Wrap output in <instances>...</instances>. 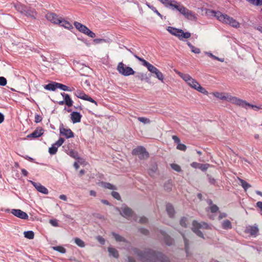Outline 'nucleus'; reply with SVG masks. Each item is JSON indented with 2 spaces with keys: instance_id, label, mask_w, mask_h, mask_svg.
<instances>
[{
  "instance_id": "f257e3e1",
  "label": "nucleus",
  "mask_w": 262,
  "mask_h": 262,
  "mask_svg": "<svg viewBox=\"0 0 262 262\" xmlns=\"http://www.w3.org/2000/svg\"><path fill=\"white\" fill-rule=\"evenodd\" d=\"M132 250L144 262H170L169 258L164 254L151 249L141 251L137 248H132Z\"/></svg>"
},
{
  "instance_id": "f03ea898",
  "label": "nucleus",
  "mask_w": 262,
  "mask_h": 262,
  "mask_svg": "<svg viewBox=\"0 0 262 262\" xmlns=\"http://www.w3.org/2000/svg\"><path fill=\"white\" fill-rule=\"evenodd\" d=\"M214 16L220 21L229 24L231 26L237 28L239 27V24L233 18L227 14H224L220 11H213Z\"/></svg>"
},
{
  "instance_id": "7ed1b4c3",
  "label": "nucleus",
  "mask_w": 262,
  "mask_h": 262,
  "mask_svg": "<svg viewBox=\"0 0 262 262\" xmlns=\"http://www.w3.org/2000/svg\"><path fill=\"white\" fill-rule=\"evenodd\" d=\"M213 95L216 98L221 99V100H227L229 102H230L232 104H234L235 105H240L241 104V101L240 100V99L232 96L231 95H229L228 94H224L220 92H214L213 93Z\"/></svg>"
},
{
  "instance_id": "20e7f679",
  "label": "nucleus",
  "mask_w": 262,
  "mask_h": 262,
  "mask_svg": "<svg viewBox=\"0 0 262 262\" xmlns=\"http://www.w3.org/2000/svg\"><path fill=\"white\" fill-rule=\"evenodd\" d=\"M192 231L199 237L204 238L203 233L200 230V229H208L209 226L208 224L202 222L199 223L196 221H193L192 223Z\"/></svg>"
},
{
  "instance_id": "39448f33",
  "label": "nucleus",
  "mask_w": 262,
  "mask_h": 262,
  "mask_svg": "<svg viewBox=\"0 0 262 262\" xmlns=\"http://www.w3.org/2000/svg\"><path fill=\"white\" fill-rule=\"evenodd\" d=\"M117 70L120 74L124 76H128L135 73V71L131 67L126 66L122 62L118 64Z\"/></svg>"
},
{
  "instance_id": "423d86ee",
  "label": "nucleus",
  "mask_w": 262,
  "mask_h": 262,
  "mask_svg": "<svg viewBox=\"0 0 262 262\" xmlns=\"http://www.w3.org/2000/svg\"><path fill=\"white\" fill-rule=\"evenodd\" d=\"M187 84L192 88L197 90L198 92L204 94L208 95V92L206 90L205 88L202 87L199 83L196 81V80L192 78L190 80Z\"/></svg>"
},
{
  "instance_id": "0eeeda50",
  "label": "nucleus",
  "mask_w": 262,
  "mask_h": 262,
  "mask_svg": "<svg viewBox=\"0 0 262 262\" xmlns=\"http://www.w3.org/2000/svg\"><path fill=\"white\" fill-rule=\"evenodd\" d=\"M133 155H138L140 159H145L148 157L149 155L146 149L142 146L135 148L132 152Z\"/></svg>"
},
{
  "instance_id": "6e6552de",
  "label": "nucleus",
  "mask_w": 262,
  "mask_h": 262,
  "mask_svg": "<svg viewBox=\"0 0 262 262\" xmlns=\"http://www.w3.org/2000/svg\"><path fill=\"white\" fill-rule=\"evenodd\" d=\"M64 142L63 138H60L55 143H54L51 147L49 148V152L52 155H55L57 151L58 148Z\"/></svg>"
},
{
  "instance_id": "1a4fd4ad",
  "label": "nucleus",
  "mask_w": 262,
  "mask_h": 262,
  "mask_svg": "<svg viewBox=\"0 0 262 262\" xmlns=\"http://www.w3.org/2000/svg\"><path fill=\"white\" fill-rule=\"evenodd\" d=\"M59 132L61 135L65 136L67 139L73 138L74 136L73 132L70 128H64L63 124H61L59 126Z\"/></svg>"
},
{
  "instance_id": "9d476101",
  "label": "nucleus",
  "mask_w": 262,
  "mask_h": 262,
  "mask_svg": "<svg viewBox=\"0 0 262 262\" xmlns=\"http://www.w3.org/2000/svg\"><path fill=\"white\" fill-rule=\"evenodd\" d=\"M121 210L122 211H120V213L122 216L128 219L133 216V211L131 208H129L127 206H123L121 208Z\"/></svg>"
},
{
  "instance_id": "9b49d317",
  "label": "nucleus",
  "mask_w": 262,
  "mask_h": 262,
  "mask_svg": "<svg viewBox=\"0 0 262 262\" xmlns=\"http://www.w3.org/2000/svg\"><path fill=\"white\" fill-rule=\"evenodd\" d=\"M32 184L34 186V187L36 189V190L39 192L44 194H47L49 193V191L48 189L45 187L44 186L42 185L39 183H36L33 181H31Z\"/></svg>"
},
{
  "instance_id": "f8f14e48",
  "label": "nucleus",
  "mask_w": 262,
  "mask_h": 262,
  "mask_svg": "<svg viewBox=\"0 0 262 262\" xmlns=\"http://www.w3.org/2000/svg\"><path fill=\"white\" fill-rule=\"evenodd\" d=\"M44 133V129L41 127H38L30 135L27 136L29 138H36L41 136Z\"/></svg>"
},
{
  "instance_id": "ddd939ff",
  "label": "nucleus",
  "mask_w": 262,
  "mask_h": 262,
  "mask_svg": "<svg viewBox=\"0 0 262 262\" xmlns=\"http://www.w3.org/2000/svg\"><path fill=\"white\" fill-rule=\"evenodd\" d=\"M47 19L53 23L59 24L61 23V18H59L57 14L53 13L46 14Z\"/></svg>"
},
{
  "instance_id": "4468645a",
  "label": "nucleus",
  "mask_w": 262,
  "mask_h": 262,
  "mask_svg": "<svg viewBox=\"0 0 262 262\" xmlns=\"http://www.w3.org/2000/svg\"><path fill=\"white\" fill-rule=\"evenodd\" d=\"M11 213L15 216L21 219H28V215L20 209H12Z\"/></svg>"
},
{
  "instance_id": "2eb2a0df",
  "label": "nucleus",
  "mask_w": 262,
  "mask_h": 262,
  "mask_svg": "<svg viewBox=\"0 0 262 262\" xmlns=\"http://www.w3.org/2000/svg\"><path fill=\"white\" fill-rule=\"evenodd\" d=\"M82 115L78 112H73L71 114V119L73 123H79L81 121Z\"/></svg>"
},
{
  "instance_id": "dca6fc26",
  "label": "nucleus",
  "mask_w": 262,
  "mask_h": 262,
  "mask_svg": "<svg viewBox=\"0 0 262 262\" xmlns=\"http://www.w3.org/2000/svg\"><path fill=\"white\" fill-rule=\"evenodd\" d=\"M240 100L241 101H242V102L241 103V104L237 105V106H241L242 107L245 108H247V107L249 106V107H251V108H252L253 109H254L256 111H257L260 109V106H258L255 105L251 104L247 102L246 101L244 100L241 99H240Z\"/></svg>"
},
{
  "instance_id": "f3484780",
  "label": "nucleus",
  "mask_w": 262,
  "mask_h": 262,
  "mask_svg": "<svg viewBox=\"0 0 262 262\" xmlns=\"http://www.w3.org/2000/svg\"><path fill=\"white\" fill-rule=\"evenodd\" d=\"M181 235L183 237L184 242V249L186 254V256L189 257L191 255V254L189 252V243L188 239H187L184 233H181Z\"/></svg>"
},
{
  "instance_id": "a211bd4d",
  "label": "nucleus",
  "mask_w": 262,
  "mask_h": 262,
  "mask_svg": "<svg viewBox=\"0 0 262 262\" xmlns=\"http://www.w3.org/2000/svg\"><path fill=\"white\" fill-rule=\"evenodd\" d=\"M74 25L75 28L80 32L85 34L86 31H88V28L86 27L85 25L81 24V23L75 21L74 23Z\"/></svg>"
},
{
  "instance_id": "6ab92c4d",
  "label": "nucleus",
  "mask_w": 262,
  "mask_h": 262,
  "mask_svg": "<svg viewBox=\"0 0 262 262\" xmlns=\"http://www.w3.org/2000/svg\"><path fill=\"white\" fill-rule=\"evenodd\" d=\"M161 233L166 245L170 246L173 244V240L170 236L167 235L164 231H161Z\"/></svg>"
},
{
  "instance_id": "aec40b11",
  "label": "nucleus",
  "mask_w": 262,
  "mask_h": 262,
  "mask_svg": "<svg viewBox=\"0 0 262 262\" xmlns=\"http://www.w3.org/2000/svg\"><path fill=\"white\" fill-rule=\"evenodd\" d=\"M191 36V33L188 32H184V31L181 29V31L179 33V36H178V38L180 40H184V39H188L190 38Z\"/></svg>"
},
{
  "instance_id": "412c9836",
  "label": "nucleus",
  "mask_w": 262,
  "mask_h": 262,
  "mask_svg": "<svg viewBox=\"0 0 262 262\" xmlns=\"http://www.w3.org/2000/svg\"><path fill=\"white\" fill-rule=\"evenodd\" d=\"M62 96L64 97V101L65 104L69 107L73 105V101L70 98L69 95L65 94L64 93L61 94Z\"/></svg>"
},
{
  "instance_id": "4be33fe9",
  "label": "nucleus",
  "mask_w": 262,
  "mask_h": 262,
  "mask_svg": "<svg viewBox=\"0 0 262 262\" xmlns=\"http://www.w3.org/2000/svg\"><path fill=\"white\" fill-rule=\"evenodd\" d=\"M181 5L177 1L170 0V2L168 3V7H170L172 10L176 9L179 11Z\"/></svg>"
},
{
  "instance_id": "5701e85b",
  "label": "nucleus",
  "mask_w": 262,
  "mask_h": 262,
  "mask_svg": "<svg viewBox=\"0 0 262 262\" xmlns=\"http://www.w3.org/2000/svg\"><path fill=\"white\" fill-rule=\"evenodd\" d=\"M167 30L170 34L177 37L179 36V33L181 31L180 29H177L172 27H168Z\"/></svg>"
},
{
  "instance_id": "b1692460",
  "label": "nucleus",
  "mask_w": 262,
  "mask_h": 262,
  "mask_svg": "<svg viewBox=\"0 0 262 262\" xmlns=\"http://www.w3.org/2000/svg\"><path fill=\"white\" fill-rule=\"evenodd\" d=\"M166 209L169 216L170 217H173L174 216L175 211L172 205L170 204H167Z\"/></svg>"
},
{
  "instance_id": "393cba45",
  "label": "nucleus",
  "mask_w": 262,
  "mask_h": 262,
  "mask_svg": "<svg viewBox=\"0 0 262 262\" xmlns=\"http://www.w3.org/2000/svg\"><path fill=\"white\" fill-rule=\"evenodd\" d=\"M248 232L252 236H255L258 232V229L256 226H250L248 229H247Z\"/></svg>"
},
{
  "instance_id": "a878e982",
  "label": "nucleus",
  "mask_w": 262,
  "mask_h": 262,
  "mask_svg": "<svg viewBox=\"0 0 262 262\" xmlns=\"http://www.w3.org/2000/svg\"><path fill=\"white\" fill-rule=\"evenodd\" d=\"M135 77L141 81L145 80L147 82L149 81V78L147 77V75L143 73H138Z\"/></svg>"
},
{
  "instance_id": "bb28decb",
  "label": "nucleus",
  "mask_w": 262,
  "mask_h": 262,
  "mask_svg": "<svg viewBox=\"0 0 262 262\" xmlns=\"http://www.w3.org/2000/svg\"><path fill=\"white\" fill-rule=\"evenodd\" d=\"M108 251L110 254L113 256L114 257L116 258L119 257V255L118 251L115 248L113 247H108Z\"/></svg>"
},
{
  "instance_id": "cd10ccee",
  "label": "nucleus",
  "mask_w": 262,
  "mask_h": 262,
  "mask_svg": "<svg viewBox=\"0 0 262 262\" xmlns=\"http://www.w3.org/2000/svg\"><path fill=\"white\" fill-rule=\"evenodd\" d=\"M57 82H53L49 83L45 85V89L49 91H55L56 89H57Z\"/></svg>"
},
{
  "instance_id": "c85d7f7f",
  "label": "nucleus",
  "mask_w": 262,
  "mask_h": 262,
  "mask_svg": "<svg viewBox=\"0 0 262 262\" xmlns=\"http://www.w3.org/2000/svg\"><path fill=\"white\" fill-rule=\"evenodd\" d=\"M222 227L224 229L228 230L231 229L232 226L231 222L228 220H224L222 224Z\"/></svg>"
},
{
  "instance_id": "c756f323",
  "label": "nucleus",
  "mask_w": 262,
  "mask_h": 262,
  "mask_svg": "<svg viewBox=\"0 0 262 262\" xmlns=\"http://www.w3.org/2000/svg\"><path fill=\"white\" fill-rule=\"evenodd\" d=\"M112 234L117 242H122L124 243H127L126 239L123 236L120 235L119 234L116 233L115 232H112Z\"/></svg>"
},
{
  "instance_id": "7c9ffc66",
  "label": "nucleus",
  "mask_w": 262,
  "mask_h": 262,
  "mask_svg": "<svg viewBox=\"0 0 262 262\" xmlns=\"http://www.w3.org/2000/svg\"><path fill=\"white\" fill-rule=\"evenodd\" d=\"M177 73L187 83L192 79V77L189 74H183L180 72Z\"/></svg>"
},
{
  "instance_id": "2f4dec72",
  "label": "nucleus",
  "mask_w": 262,
  "mask_h": 262,
  "mask_svg": "<svg viewBox=\"0 0 262 262\" xmlns=\"http://www.w3.org/2000/svg\"><path fill=\"white\" fill-rule=\"evenodd\" d=\"M57 85V89H59L64 91L71 92L74 90L73 88L71 89L69 87H68V86L64 85L63 84H61V83H58Z\"/></svg>"
},
{
  "instance_id": "473e14b6",
  "label": "nucleus",
  "mask_w": 262,
  "mask_h": 262,
  "mask_svg": "<svg viewBox=\"0 0 262 262\" xmlns=\"http://www.w3.org/2000/svg\"><path fill=\"white\" fill-rule=\"evenodd\" d=\"M187 45L190 48L192 52L195 54H199L201 52L199 48L195 47L189 41H187Z\"/></svg>"
},
{
  "instance_id": "72a5a7b5",
  "label": "nucleus",
  "mask_w": 262,
  "mask_h": 262,
  "mask_svg": "<svg viewBox=\"0 0 262 262\" xmlns=\"http://www.w3.org/2000/svg\"><path fill=\"white\" fill-rule=\"evenodd\" d=\"M101 186L103 187H104L105 188L108 189H111V190L116 189V187L115 186H114L112 184H111L110 183H107V182H101Z\"/></svg>"
},
{
  "instance_id": "f704fd0d",
  "label": "nucleus",
  "mask_w": 262,
  "mask_h": 262,
  "mask_svg": "<svg viewBox=\"0 0 262 262\" xmlns=\"http://www.w3.org/2000/svg\"><path fill=\"white\" fill-rule=\"evenodd\" d=\"M24 234L26 238L29 239H32L34 237V233L32 231H25Z\"/></svg>"
},
{
  "instance_id": "c9c22d12",
  "label": "nucleus",
  "mask_w": 262,
  "mask_h": 262,
  "mask_svg": "<svg viewBox=\"0 0 262 262\" xmlns=\"http://www.w3.org/2000/svg\"><path fill=\"white\" fill-rule=\"evenodd\" d=\"M241 186L246 191L248 188L251 187V185L243 179H239Z\"/></svg>"
},
{
  "instance_id": "e433bc0d",
  "label": "nucleus",
  "mask_w": 262,
  "mask_h": 262,
  "mask_svg": "<svg viewBox=\"0 0 262 262\" xmlns=\"http://www.w3.org/2000/svg\"><path fill=\"white\" fill-rule=\"evenodd\" d=\"M134 57L137 58L139 61H141L142 62V64L146 67L147 69L148 67L150 66V63L148 62H147L146 60L144 59L143 58H142L139 56H138L137 55H134Z\"/></svg>"
},
{
  "instance_id": "4c0bfd02",
  "label": "nucleus",
  "mask_w": 262,
  "mask_h": 262,
  "mask_svg": "<svg viewBox=\"0 0 262 262\" xmlns=\"http://www.w3.org/2000/svg\"><path fill=\"white\" fill-rule=\"evenodd\" d=\"M154 74L156 76V77L159 80L163 82L164 80V76L163 74L159 70H158Z\"/></svg>"
},
{
  "instance_id": "58836bf2",
  "label": "nucleus",
  "mask_w": 262,
  "mask_h": 262,
  "mask_svg": "<svg viewBox=\"0 0 262 262\" xmlns=\"http://www.w3.org/2000/svg\"><path fill=\"white\" fill-rule=\"evenodd\" d=\"M74 241L75 243L80 247L83 248L85 246L84 242L78 237L75 238Z\"/></svg>"
},
{
  "instance_id": "ea45409f",
  "label": "nucleus",
  "mask_w": 262,
  "mask_h": 262,
  "mask_svg": "<svg viewBox=\"0 0 262 262\" xmlns=\"http://www.w3.org/2000/svg\"><path fill=\"white\" fill-rule=\"evenodd\" d=\"M248 1L249 3H250L252 5H255V6H261L262 5V0H246Z\"/></svg>"
},
{
  "instance_id": "a19ab883",
  "label": "nucleus",
  "mask_w": 262,
  "mask_h": 262,
  "mask_svg": "<svg viewBox=\"0 0 262 262\" xmlns=\"http://www.w3.org/2000/svg\"><path fill=\"white\" fill-rule=\"evenodd\" d=\"M69 155L72 158L75 159H79V157L78 156V152L74 150H71L69 151Z\"/></svg>"
},
{
  "instance_id": "79ce46f5",
  "label": "nucleus",
  "mask_w": 262,
  "mask_h": 262,
  "mask_svg": "<svg viewBox=\"0 0 262 262\" xmlns=\"http://www.w3.org/2000/svg\"><path fill=\"white\" fill-rule=\"evenodd\" d=\"M53 249L61 253H65L66 252V250L64 248H63L62 246H55L53 247Z\"/></svg>"
},
{
  "instance_id": "37998d69",
  "label": "nucleus",
  "mask_w": 262,
  "mask_h": 262,
  "mask_svg": "<svg viewBox=\"0 0 262 262\" xmlns=\"http://www.w3.org/2000/svg\"><path fill=\"white\" fill-rule=\"evenodd\" d=\"M172 186V183L170 181H168V182H166L164 185L165 190H167V191H169L171 190Z\"/></svg>"
},
{
  "instance_id": "c03bdc74",
  "label": "nucleus",
  "mask_w": 262,
  "mask_h": 262,
  "mask_svg": "<svg viewBox=\"0 0 262 262\" xmlns=\"http://www.w3.org/2000/svg\"><path fill=\"white\" fill-rule=\"evenodd\" d=\"M138 120L143 123V124H150L151 122V121L147 118L145 117H138Z\"/></svg>"
},
{
  "instance_id": "a18cd8bd",
  "label": "nucleus",
  "mask_w": 262,
  "mask_h": 262,
  "mask_svg": "<svg viewBox=\"0 0 262 262\" xmlns=\"http://www.w3.org/2000/svg\"><path fill=\"white\" fill-rule=\"evenodd\" d=\"M170 167L172 169L174 170L177 171V172H180L181 171V168L180 165H179L177 164L172 163L170 164Z\"/></svg>"
},
{
  "instance_id": "49530a36",
  "label": "nucleus",
  "mask_w": 262,
  "mask_h": 262,
  "mask_svg": "<svg viewBox=\"0 0 262 262\" xmlns=\"http://www.w3.org/2000/svg\"><path fill=\"white\" fill-rule=\"evenodd\" d=\"M210 210L212 213H215L218 211L219 208V207L215 204H212L210 206Z\"/></svg>"
},
{
  "instance_id": "de8ad7c7",
  "label": "nucleus",
  "mask_w": 262,
  "mask_h": 262,
  "mask_svg": "<svg viewBox=\"0 0 262 262\" xmlns=\"http://www.w3.org/2000/svg\"><path fill=\"white\" fill-rule=\"evenodd\" d=\"M59 24L61 26H63L67 28L71 26V25L69 22L62 19H61V23H59Z\"/></svg>"
},
{
  "instance_id": "09e8293b",
  "label": "nucleus",
  "mask_w": 262,
  "mask_h": 262,
  "mask_svg": "<svg viewBox=\"0 0 262 262\" xmlns=\"http://www.w3.org/2000/svg\"><path fill=\"white\" fill-rule=\"evenodd\" d=\"M148 70L151 73L154 74L158 69L151 64L147 68Z\"/></svg>"
},
{
  "instance_id": "8fccbe9b",
  "label": "nucleus",
  "mask_w": 262,
  "mask_h": 262,
  "mask_svg": "<svg viewBox=\"0 0 262 262\" xmlns=\"http://www.w3.org/2000/svg\"><path fill=\"white\" fill-rule=\"evenodd\" d=\"M177 148L182 151H185L186 150L187 147L184 144L180 143L178 144Z\"/></svg>"
},
{
  "instance_id": "3c124183",
  "label": "nucleus",
  "mask_w": 262,
  "mask_h": 262,
  "mask_svg": "<svg viewBox=\"0 0 262 262\" xmlns=\"http://www.w3.org/2000/svg\"><path fill=\"white\" fill-rule=\"evenodd\" d=\"M111 194L116 200H121V196L118 192L114 191H112L111 193Z\"/></svg>"
},
{
  "instance_id": "603ef678",
  "label": "nucleus",
  "mask_w": 262,
  "mask_h": 262,
  "mask_svg": "<svg viewBox=\"0 0 262 262\" xmlns=\"http://www.w3.org/2000/svg\"><path fill=\"white\" fill-rule=\"evenodd\" d=\"M186 221H187V219L185 217H183L181 218V219L180 220V224L182 227H187Z\"/></svg>"
},
{
  "instance_id": "864d4df0",
  "label": "nucleus",
  "mask_w": 262,
  "mask_h": 262,
  "mask_svg": "<svg viewBox=\"0 0 262 262\" xmlns=\"http://www.w3.org/2000/svg\"><path fill=\"white\" fill-rule=\"evenodd\" d=\"M85 34L87 35L89 37L91 38H94L96 36L95 34L92 31H91L89 29H88V31L86 32Z\"/></svg>"
},
{
  "instance_id": "5fc2aeb1",
  "label": "nucleus",
  "mask_w": 262,
  "mask_h": 262,
  "mask_svg": "<svg viewBox=\"0 0 262 262\" xmlns=\"http://www.w3.org/2000/svg\"><path fill=\"white\" fill-rule=\"evenodd\" d=\"M42 120V117L38 115V114H36L35 115V122L37 123H39V122H40Z\"/></svg>"
},
{
  "instance_id": "6e6d98bb",
  "label": "nucleus",
  "mask_w": 262,
  "mask_h": 262,
  "mask_svg": "<svg viewBox=\"0 0 262 262\" xmlns=\"http://www.w3.org/2000/svg\"><path fill=\"white\" fill-rule=\"evenodd\" d=\"M7 84V80L4 77H0V85L5 86Z\"/></svg>"
},
{
  "instance_id": "4d7b16f0",
  "label": "nucleus",
  "mask_w": 262,
  "mask_h": 262,
  "mask_svg": "<svg viewBox=\"0 0 262 262\" xmlns=\"http://www.w3.org/2000/svg\"><path fill=\"white\" fill-rule=\"evenodd\" d=\"M185 17L188 19H192V18L194 17V16L193 12L191 11H189L188 12H187Z\"/></svg>"
},
{
  "instance_id": "13d9d810",
  "label": "nucleus",
  "mask_w": 262,
  "mask_h": 262,
  "mask_svg": "<svg viewBox=\"0 0 262 262\" xmlns=\"http://www.w3.org/2000/svg\"><path fill=\"white\" fill-rule=\"evenodd\" d=\"M157 170V167L153 166L151 168H150L148 171V173L150 176H152Z\"/></svg>"
},
{
  "instance_id": "bf43d9fd",
  "label": "nucleus",
  "mask_w": 262,
  "mask_h": 262,
  "mask_svg": "<svg viewBox=\"0 0 262 262\" xmlns=\"http://www.w3.org/2000/svg\"><path fill=\"white\" fill-rule=\"evenodd\" d=\"M208 164H201L199 166V168L201 169L202 171H206L208 167Z\"/></svg>"
},
{
  "instance_id": "052dcab7",
  "label": "nucleus",
  "mask_w": 262,
  "mask_h": 262,
  "mask_svg": "<svg viewBox=\"0 0 262 262\" xmlns=\"http://www.w3.org/2000/svg\"><path fill=\"white\" fill-rule=\"evenodd\" d=\"M97 239L98 241L102 245H104L105 243V241L103 237L100 236H98L97 237Z\"/></svg>"
},
{
  "instance_id": "680f3d73",
  "label": "nucleus",
  "mask_w": 262,
  "mask_h": 262,
  "mask_svg": "<svg viewBox=\"0 0 262 262\" xmlns=\"http://www.w3.org/2000/svg\"><path fill=\"white\" fill-rule=\"evenodd\" d=\"M187 9H187L186 8L184 7L183 6L181 5V6L180 7V9H179V11L180 12V13H181L183 15L185 13V12L186 11V10Z\"/></svg>"
},
{
  "instance_id": "e2e57ef3",
  "label": "nucleus",
  "mask_w": 262,
  "mask_h": 262,
  "mask_svg": "<svg viewBox=\"0 0 262 262\" xmlns=\"http://www.w3.org/2000/svg\"><path fill=\"white\" fill-rule=\"evenodd\" d=\"M150 9L153 11L155 13H156L158 16L162 17V15L159 12V11L157 10V9L154 7H150Z\"/></svg>"
},
{
  "instance_id": "0e129e2a",
  "label": "nucleus",
  "mask_w": 262,
  "mask_h": 262,
  "mask_svg": "<svg viewBox=\"0 0 262 262\" xmlns=\"http://www.w3.org/2000/svg\"><path fill=\"white\" fill-rule=\"evenodd\" d=\"M147 219L145 216L141 217L139 220V222L142 224H144L147 223Z\"/></svg>"
},
{
  "instance_id": "69168bd1",
  "label": "nucleus",
  "mask_w": 262,
  "mask_h": 262,
  "mask_svg": "<svg viewBox=\"0 0 262 262\" xmlns=\"http://www.w3.org/2000/svg\"><path fill=\"white\" fill-rule=\"evenodd\" d=\"M200 164H201L198 163L197 162H193L192 163H191L190 165L192 167L196 168H199Z\"/></svg>"
},
{
  "instance_id": "338daca9",
  "label": "nucleus",
  "mask_w": 262,
  "mask_h": 262,
  "mask_svg": "<svg viewBox=\"0 0 262 262\" xmlns=\"http://www.w3.org/2000/svg\"><path fill=\"white\" fill-rule=\"evenodd\" d=\"M172 138L174 142L177 143L178 144L180 143V140L177 136H172Z\"/></svg>"
},
{
  "instance_id": "774afa93",
  "label": "nucleus",
  "mask_w": 262,
  "mask_h": 262,
  "mask_svg": "<svg viewBox=\"0 0 262 262\" xmlns=\"http://www.w3.org/2000/svg\"><path fill=\"white\" fill-rule=\"evenodd\" d=\"M140 231L141 233H142V234H143L144 235H148V233H149V231L147 229H145L144 228H141L140 229Z\"/></svg>"
}]
</instances>
